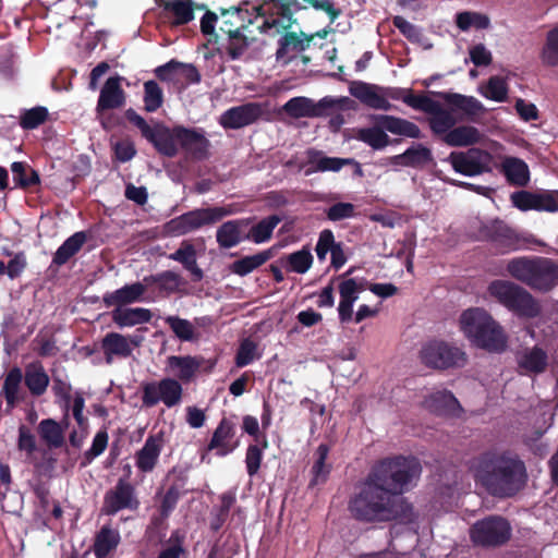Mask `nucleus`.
Instances as JSON below:
<instances>
[{
	"label": "nucleus",
	"mask_w": 558,
	"mask_h": 558,
	"mask_svg": "<svg viewBox=\"0 0 558 558\" xmlns=\"http://www.w3.org/2000/svg\"><path fill=\"white\" fill-rule=\"evenodd\" d=\"M371 290L380 298H389L398 292V288L392 283H371L365 279L343 278L338 286L340 302L338 305V314L341 323H348L353 317V304L359 299V294Z\"/></svg>",
	"instance_id": "7"
},
{
	"label": "nucleus",
	"mask_w": 558,
	"mask_h": 558,
	"mask_svg": "<svg viewBox=\"0 0 558 558\" xmlns=\"http://www.w3.org/2000/svg\"><path fill=\"white\" fill-rule=\"evenodd\" d=\"M508 87L506 81L500 76H493L489 78L484 96L495 101H504L507 97Z\"/></svg>",
	"instance_id": "58"
},
{
	"label": "nucleus",
	"mask_w": 558,
	"mask_h": 558,
	"mask_svg": "<svg viewBox=\"0 0 558 558\" xmlns=\"http://www.w3.org/2000/svg\"><path fill=\"white\" fill-rule=\"evenodd\" d=\"M403 102L413 109L428 113L430 116L428 119L429 126L437 135L446 136L457 123V119L451 111L445 109L440 102L428 96H417L408 93L407 96L403 97Z\"/></svg>",
	"instance_id": "9"
},
{
	"label": "nucleus",
	"mask_w": 558,
	"mask_h": 558,
	"mask_svg": "<svg viewBox=\"0 0 558 558\" xmlns=\"http://www.w3.org/2000/svg\"><path fill=\"white\" fill-rule=\"evenodd\" d=\"M108 445V434L106 430H99L94 439L92 447L85 452V457L88 461H92L96 457L100 456Z\"/></svg>",
	"instance_id": "63"
},
{
	"label": "nucleus",
	"mask_w": 558,
	"mask_h": 558,
	"mask_svg": "<svg viewBox=\"0 0 558 558\" xmlns=\"http://www.w3.org/2000/svg\"><path fill=\"white\" fill-rule=\"evenodd\" d=\"M250 223V219L229 220L222 223L216 232V239L220 247L231 248L243 240H247V233L243 230Z\"/></svg>",
	"instance_id": "27"
},
{
	"label": "nucleus",
	"mask_w": 558,
	"mask_h": 558,
	"mask_svg": "<svg viewBox=\"0 0 558 558\" xmlns=\"http://www.w3.org/2000/svg\"><path fill=\"white\" fill-rule=\"evenodd\" d=\"M144 107L148 112H155L163 102V92L155 81L144 83Z\"/></svg>",
	"instance_id": "52"
},
{
	"label": "nucleus",
	"mask_w": 558,
	"mask_h": 558,
	"mask_svg": "<svg viewBox=\"0 0 558 558\" xmlns=\"http://www.w3.org/2000/svg\"><path fill=\"white\" fill-rule=\"evenodd\" d=\"M253 10L262 19L258 31L272 37L289 31L294 22L292 13L280 12L266 4L253 7Z\"/></svg>",
	"instance_id": "16"
},
{
	"label": "nucleus",
	"mask_w": 558,
	"mask_h": 558,
	"mask_svg": "<svg viewBox=\"0 0 558 558\" xmlns=\"http://www.w3.org/2000/svg\"><path fill=\"white\" fill-rule=\"evenodd\" d=\"M421 360L425 365L434 368L463 366L466 361L463 351L438 341L429 342L422 348Z\"/></svg>",
	"instance_id": "12"
},
{
	"label": "nucleus",
	"mask_w": 558,
	"mask_h": 558,
	"mask_svg": "<svg viewBox=\"0 0 558 558\" xmlns=\"http://www.w3.org/2000/svg\"><path fill=\"white\" fill-rule=\"evenodd\" d=\"M519 367L526 374H538L545 371L547 365L546 352L538 348L533 347L524 349L518 355Z\"/></svg>",
	"instance_id": "36"
},
{
	"label": "nucleus",
	"mask_w": 558,
	"mask_h": 558,
	"mask_svg": "<svg viewBox=\"0 0 558 558\" xmlns=\"http://www.w3.org/2000/svg\"><path fill=\"white\" fill-rule=\"evenodd\" d=\"M511 529L501 517H487L473 524L470 536L474 544L484 547L499 546L510 538Z\"/></svg>",
	"instance_id": "10"
},
{
	"label": "nucleus",
	"mask_w": 558,
	"mask_h": 558,
	"mask_svg": "<svg viewBox=\"0 0 558 558\" xmlns=\"http://www.w3.org/2000/svg\"><path fill=\"white\" fill-rule=\"evenodd\" d=\"M25 385L33 396L44 395L49 385V376L39 362L29 363L25 367Z\"/></svg>",
	"instance_id": "37"
},
{
	"label": "nucleus",
	"mask_w": 558,
	"mask_h": 558,
	"mask_svg": "<svg viewBox=\"0 0 558 558\" xmlns=\"http://www.w3.org/2000/svg\"><path fill=\"white\" fill-rule=\"evenodd\" d=\"M350 94L364 105L376 110H390L392 105L386 99L385 88L364 82H353Z\"/></svg>",
	"instance_id": "22"
},
{
	"label": "nucleus",
	"mask_w": 558,
	"mask_h": 558,
	"mask_svg": "<svg viewBox=\"0 0 558 558\" xmlns=\"http://www.w3.org/2000/svg\"><path fill=\"white\" fill-rule=\"evenodd\" d=\"M354 101L347 97L326 96L318 101L307 97H293L283 105L284 112L294 119L319 118L353 108Z\"/></svg>",
	"instance_id": "6"
},
{
	"label": "nucleus",
	"mask_w": 558,
	"mask_h": 558,
	"mask_svg": "<svg viewBox=\"0 0 558 558\" xmlns=\"http://www.w3.org/2000/svg\"><path fill=\"white\" fill-rule=\"evenodd\" d=\"M11 171L17 186L25 189L39 183V174L24 162H13Z\"/></svg>",
	"instance_id": "50"
},
{
	"label": "nucleus",
	"mask_w": 558,
	"mask_h": 558,
	"mask_svg": "<svg viewBox=\"0 0 558 558\" xmlns=\"http://www.w3.org/2000/svg\"><path fill=\"white\" fill-rule=\"evenodd\" d=\"M281 218L277 215L268 216L262 219L257 225L253 226L247 233V240L256 244L268 241L274 232V229L280 223Z\"/></svg>",
	"instance_id": "49"
},
{
	"label": "nucleus",
	"mask_w": 558,
	"mask_h": 558,
	"mask_svg": "<svg viewBox=\"0 0 558 558\" xmlns=\"http://www.w3.org/2000/svg\"><path fill=\"white\" fill-rule=\"evenodd\" d=\"M160 5L173 15L172 26L184 25L194 20L192 0H160Z\"/></svg>",
	"instance_id": "42"
},
{
	"label": "nucleus",
	"mask_w": 558,
	"mask_h": 558,
	"mask_svg": "<svg viewBox=\"0 0 558 558\" xmlns=\"http://www.w3.org/2000/svg\"><path fill=\"white\" fill-rule=\"evenodd\" d=\"M234 434V424L222 418L213 434L207 450H216V454L219 457L231 453L238 447V442L233 441Z\"/></svg>",
	"instance_id": "26"
},
{
	"label": "nucleus",
	"mask_w": 558,
	"mask_h": 558,
	"mask_svg": "<svg viewBox=\"0 0 558 558\" xmlns=\"http://www.w3.org/2000/svg\"><path fill=\"white\" fill-rule=\"evenodd\" d=\"M48 118V110L45 107H35L25 110L20 118V124L25 130H33L43 124Z\"/></svg>",
	"instance_id": "55"
},
{
	"label": "nucleus",
	"mask_w": 558,
	"mask_h": 558,
	"mask_svg": "<svg viewBox=\"0 0 558 558\" xmlns=\"http://www.w3.org/2000/svg\"><path fill=\"white\" fill-rule=\"evenodd\" d=\"M376 125L372 128L360 129L355 137L371 146L373 149H383L389 144V137L385 133L388 131L396 135H401L410 138H420V128L405 119L397 118L387 114H377L373 117Z\"/></svg>",
	"instance_id": "4"
},
{
	"label": "nucleus",
	"mask_w": 558,
	"mask_h": 558,
	"mask_svg": "<svg viewBox=\"0 0 558 558\" xmlns=\"http://www.w3.org/2000/svg\"><path fill=\"white\" fill-rule=\"evenodd\" d=\"M165 447L161 433L149 435L144 446L135 453V465L143 473H150L156 468L159 456Z\"/></svg>",
	"instance_id": "20"
},
{
	"label": "nucleus",
	"mask_w": 558,
	"mask_h": 558,
	"mask_svg": "<svg viewBox=\"0 0 558 558\" xmlns=\"http://www.w3.org/2000/svg\"><path fill=\"white\" fill-rule=\"evenodd\" d=\"M303 34L299 35L294 32H286L278 41V49L276 51V58H283L289 50L302 51L305 49Z\"/></svg>",
	"instance_id": "53"
},
{
	"label": "nucleus",
	"mask_w": 558,
	"mask_h": 558,
	"mask_svg": "<svg viewBox=\"0 0 558 558\" xmlns=\"http://www.w3.org/2000/svg\"><path fill=\"white\" fill-rule=\"evenodd\" d=\"M138 506L140 500L134 486L126 480L120 478L114 487L105 494L101 512L112 515L123 509L136 510Z\"/></svg>",
	"instance_id": "14"
},
{
	"label": "nucleus",
	"mask_w": 558,
	"mask_h": 558,
	"mask_svg": "<svg viewBox=\"0 0 558 558\" xmlns=\"http://www.w3.org/2000/svg\"><path fill=\"white\" fill-rule=\"evenodd\" d=\"M167 363L171 373L182 381H190L201 367V362L191 355H171Z\"/></svg>",
	"instance_id": "39"
},
{
	"label": "nucleus",
	"mask_w": 558,
	"mask_h": 558,
	"mask_svg": "<svg viewBox=\"0 0 558 558\" xmlns=\"http://www.w3.org/2000/svg\"><path fill=\"white\" fill-rule=\"evenodd\" d=\"M459 324L461 331L475 347H477V336L482 329L486 328L494 332V318L480 307H472L462 312Z\"/></svg>",
	"instance_id": "17"
},
{
	"label": "nucleus",
	"mask_w": 558,
	"mask_h": 558,
	"mask_svg": "<svg viewBox=\"0 0 558 558\" xmlns=\"http://www.w3.org/2000/svg\"><path fill=\"white\" fill-rule=\"evenodd\" d=\"M494 332L488 329H482L477 336V348L488 352H502L507 348V335L504 328L494 319Z\"/></svg>",
	"instance_id": "38"
},
{
	"label": "nucleus",
	"mask_w": 558,
	"mask_h": 558,
	"mask_svg": "<svg viewBox=\"0 0 558 558\" xmlns=\"http://www.w3.org/2000/svg\"><path fill=\"white\" fill-rule=\"evenodd\" d=\"M476 481L494 496L510 497L517 494L526 482L524 462L509 451L485 452L472 464Z\"/></svg>",
	"instance_id": "2"
},
{
	"label": "nucleus",
	"mask_w": 558,
	"mask_h": 558,
	"mask_svg": "<svg viewBox=\"0 0 558 558\" xmlns=\"http://www.w3.org/2000/svg\"><path fill=\"white\" fill-rule=\"evenodd\" d=\"M432 160L430 149L422 144H413L403 154L390 158L392 165L412 168H423Z\"/></svg>",
	"instance_id": "31"
},
{
	"label": "nucleus",
	"mask_w": 558,
	"mask_h": 558,
	"mask_svg": "<svg viewBox=\"0 0 558 558\" xmlns=\"http://www.w3.org/2000/svg\"><path fill=\"white\" fill-rule=\"evenodd\" d=\"M256 359V344L250 339L241 342L236 353L235 363L239 367H243L252 363Z\"/></svg>",
	"instance_id": "60"
},
{
	"label": "nucleus",
	"mask_w": 558,
	"mask_h": 558,
	"mask_svg": "<svg viewBox=\"0 0 558 558\" xmlns=\"http://www.w3.org/2000/svg\"><path fill=\"white\" fill-rule=\"evenodd\" d=\"M415 458H387L375 464L349 502L352 515L365 522L410 520L412 507L401 495L420 477Z\"/></svg>",
	"instance_id": "1"
},
{
	"label": "nucleus",
	"mask_w": 558,
	"mask_h": 558,
	"mask_svg": "<svg viewBox=\"0 0 558 558\" xmlns=\"http://www.w3.org/2000/svg\"><path fill=\"white\" fill-rule=\"evenodd\" d=\"M107 364H111L116 359H126L131 356V343L129 338L119 332H108L100 343Z\"/></svg>",
	"instance_id": "28"
},
{
	"label": "nucleus",
	"mask_w": 558,
	"mask_h": 558,
	"mask_svg": "<svg viewBox=\"0 0 558 558\" xmlns=\"http://www.w3.org/2000/svg\"><path fill=\"white\" fill-rule=\"evenodd\" d=\"M501 171L513 185L524 186L530 180L527 165L522 159L515 157H506L501 163Z\"/></svg>",
	"instance_id": "40"
},
{
	"label": "nucleus",
	"mask_w": 558,
	"mask_h": 558,
	"mask_svg": "<svg viewBox=\"0 0 558 558\" xmlns=\"http://www.w3.org/2000/svg\"><path fill=\"white\" fill-rule=\"evenodd\" d=\"M507 272L533 290L548 292L558 284V265L550 258L515 257L507 263Z\"/></svg>",
	"instance_id": "3"
},
{
	"label": "nucleus",
	"mask_w": 558,
	"mask_h": 558,
	"mask_svg": "<svg viewBox=\"0 0 558 558\" xmlns=\"http://www.w3.org/2000/svg\"><path fill=\"white\" fill-rule=\"evenodd\" d=\"M169 259L180 263L187 271H190L194 280L203 278V270L197 265V254L195 246L187 240H184L179 248L171 253Z\"/></svg>",
	"instance_id": "33"
},
{
	"label": "nucleus",
	"mask_w": 558,
	"mask_h": 558,
	"mask_svg": "<svg viewBox=\"0 0 558 558\" xmlns=\"http://www.w3.org/2000/svg\"><path fill=\"white\" fill-rule=\"evenodd\" d=\"M181 490L182 487L178 484H173L167 489L160 504V514L162 519H167L170 515V513L174 510L180 499Z\"/></svg>",
	"instance_id": "59"
},
{
	"label": "nucleus",
	"mask_w": 558,
	"mask_h": 558,
	"mask_svg": "<svg viewBox=\"0 0 558 558\" xmlns=\"http://www.w3.org/2000/svg\"><path fill=\"white\" fill-rule=\"evenodd\" d=\"M120 542V532L106 524L95 535L93 553L96 558H106L119 546Z\"/></svg>",
	"instance_id": "32"
},
{
	"label": "nucleus",
	"mask_w": 558,
	"mask_h": 558,
	"mask_svg": "<svg viewBox=\"0 0 558 558\" xmlns=\"http://www.w3.org/2000/svg\"><path fill=\"white\" fill-rule=\"evenodd\" d=\"M38 433L43 441L50 448H59L63 444V428L52 418L43 420L38 425Z\"/></svg>",
	"instance_id": "48"
},
{
	"label": "nucleus",
	"mask_w": 558,
	"mask_h": 558,
	"mask_svg": "<svg viewBox=\"0 0 558 558\" xmlns=\"http://www.w3.org/2000/svg\"><path fill=\"white\" fill-rule=\"evenodd\" d=\"M271 258L270 251H263L254 255L245 256L241 259L233 262L230 265L231 272L239 275L241 277L246 276L264 265L267 260Z\"/></svg>",
	"instance_id": "47"
},
{
	"label": "nucleus",
	"mask_w": 558,
	"mask_h": 558,
	"mask_svg": "<svg viewBox=\"0 0 558 558\" xmlns=\"http://www.w3.org/2000/svg\"><path fill=\"white\" fill-rule=\"evenodd\" d=\"M326 216L333 222L350 219L356 216V207L352 203L339 202L326 209Z\"/></svg>",
	"instance_id": "56"
},
{
	"label": "nucleus",
	"mask_w": 558,
	"mask_h": 558,
	"mask_svg": "<svg viewBox=\"0 0 558 558\" xmlns=\"http://www.w3.org/2000/svg\"><path fill=\"white\" fill-rule=\"evenodd\" d=\"M153 317L148 308L118 306L111 311V319L119 328L149 323Z\"/></svg>",
	"instance_id": "30"
},
{
	"label": "nucleus",
	"mask_w": 558,
	"mask_h": 558,
	"mask_svg": "<svg viewBox=\"0 0 558 558\" xmlns=\"http://www.w3.org/2000/svg\"><path fill=\"white\" fill-rule=\"evenodd\" d=\"M306 162L304 174L311 175L315 172H338L344 166L355 165L360 170V165L352 158L328 157L322 150L310 148L306 150Z\"/></svg>",
	"instance_id": "19"
},
{
	"label": "nucleus",
	"mask_w": 558,
	"mask_h": 558,
	"mask_svg": "<svg viewBox=\"0 0 558 558\" xmlns=\"http://www.w3.org/2000/svg\"><path fill=\"white\" fill-rule=\"evenodd\" d=\"M23 373L19 367L10 369L4 378L1 396L4 397L9 410L13 409L24 398V391L21 385Z\"/></svg>",
	"instance_id": "34"
},
{
	"label": "nucleus",
	"mask_w": 558,
	"mask_h": 558,
	"mask_svg": "<svg viewBox=\"0 0 558 558\" xmlns=\"http://www.w3.org/2000/svg\"><path fill=\"white\" fill-rule=\"evenodd\" d=\"M470 59L476 66H487L492 63L493 57L483 44H477L470 49Z\"/></svg>",
	"instance_id": "64"
},
{
	"label": "nucleus",
	"mask_w": 558,
	"mask_h": 558,
	"mask_svg": "<svg viewBox=\"0 0 558 558\" xmlns=\"http://www.w3.org/2000/svg\"><path fill=\"white\" fill-rule=\"evenodd\" d=\"M263 114V108L257 102H247L225 111L219 123L225 129L236 130L256 122Z\"/></svg>",
	"instance_id": "18"
},
{
	"label": "nucleus",
	"mask_w": 558,
	"mask_h": 558,
	"mask_svg": "<svg viewBox=\"0 0 558 558\" xmlns=\"http://www.w3.org/2000/svg\"><path fill=\"white\" fill-rule=\"evenodd\" d=\"M144 282H146L147 288L157 284L160 292L171 294L180 289L183 284V279L179 274L172 270H165L157 275L144 277Z\"/></svg>",
	"instance_id": "44"
},
{
	"label": "nucleus",
	"mask_w": 558,
	"mask_h": 558,
	"mask_svg": "<svg viewBox=\"0 0 558 558\" xmlns=\"http://www.w3.org/2000/svg\"><path fill=\"white\" fill-rule=\"evenodd\" d=\"M313 255L306 246L281 258L282 265L288 271L303 275L313 265Z\"/></svg>",
	"instance_id": "46"
},
{
	"label": "nucleus",
	"mask_w": 558,
	"mask_h": 558,
	"mask_svg": "<svg viewBox=\"0 0 558 558\" xmlns=\"http://www.w3.org/2000/svg\"><path fill=\"white\" fill-rule=\"evenodd\" d=\"M146 290V282H144V280L137 281L131 284H125L112 292L106 293L102 298V301L107 307L125 306L128 304L143 301Z\"/></svg>",
	"instance_id": "24"
},
{
	"label": "nucleus",
	"mask_w": 558,
	"mask_h": 558,
	"mask_svg": "<svg viewBox=\"0 0 558 558\" xmlns=\"http://www.w3.org/2000/svg\"><path fill=\"white\" fill-rule=\"evenodd\" d=\"M178 84L198 83L201 75L197 69L190 63L178 61Z\"/></svg>",
	"instance_id": "62"
},
{
	"label": "nucleus",
	"mask_w": 558,
	"mask_h": 558,
	"mask_svg": "<svg viewBox=\"0 0 558 558\" xmlns=\"http://www.w3.org/2000/svg\"><path fill=\"white\" fill-rule=\"evenodd\" d=\"M482 137L483 135L475 126L461 125L452 128V130L444 136V142L452 147H463L480 143Z\"/></svg>",
	"instance_id": "41"
},
{
	"label": "nucleus",
	"mask_w": 558,
	"mask_h": 558,
	"mask_svg": "<svg viewBox=\"0 0 558 558\" xmlns=\"http://www.w3.org/2000/svg\"><path fill=\"white\" fill-rule=\"evenodd\" d=\"M165 323L181 341H192L195 339L196 330L190 320L178 316H167L165 317Z\"/></svg>",
	"instance_id": "51"
},
{
	"label": "nucleus",
	"mask_w": 558,
	"mask_h": 558,
	"mask_svg": "<svg viewBox=\"0 0 558 558\" xmlns=\"http://www.w3.org/2000/svg\"><path fill=\"white\" fill-rule=\"evenodd\" d=\"M182 386L173 378L147 383L143 387L142 401L145 407H154L162 402L166 407L178 405L182 400Z\"/></svg>",
	"instance_id": "11"
},
{
	"label": "nucleus",
	"mask_w": 558,
	"mask_h": 558,
	"mask_svg": "<svg viewBox=\"0 0 558 558\" xmlns=\"http://www.w3.org/2000/svg\"><path fill=\"white\" fill-rule=\"evenodd\" d=\"M513 205L520 210L557 211L558 191L533 193L527 191L514 192L511 195Z\"/></svg>",
	"instance_id": "15"
},
{
	"label": "nucleus",
	"mask_w": 558,
	"mask_h": 558,
	"mask_svg": "<svg viewBox=\"0 0 558 558\" xmlns=\"http://www.w3.org/2000/svg\"><path fill=\"white\" fill-rule=\"evenodd\" d=\"M177 136L180 147L193 158L205 159L208 156L210 143L204 130L182 126Z\"/></svg>",
	"instance_id": "23"
},
{
	"label": "nucleus",
	"mask_w": 558,
	"mask_h": 558,
	"mask_svg": "<svg viewBox=\"0 0 558 558\" xmlns=\"http://www.w3.org/2000/svg\"><path fill=\"white\" fill-rule=\"evenodd\" d=\"M182 126L175 128H167L161 124H157L154 126L150 135L147 140L153 143L156 149L167 156L173 157L178 154L180 144H179V135Z\"/></svg>",
	"instance_id": "25"
},
{
	"label": "nucleus",
	"mask_w": 558,
	"mask_h": 558,
	"mask_svg": "<svg viewBox=\"0 0 558 558\" xmlns=\"http://www.w3.org/2000/svg\"><path fill=\"white\" fill-rule=\"evenodd\" d=\"M328 453L329 447L325 444H320L316 449V460L312 468V472L314 475L312 484H318L319 482H324L327 478V475L329 474L330 471V465L326 464Z\"/></svg>",
	"instance_id": "54"
},
{
	"label": "nucleus",
	"mask_w": 558,
	"mask_h": 558,
	"mask_svg": "<svg viewBox=\"0 0 558 558\" xmlns=\"http://www.w3.org/2000/svg\"><path fill=\"white\" fill-rule=\"evenodd\" d=\"M448 161L454 171L474 177L492 170L493 156L478 148H470L466 151H452Z\"/></svg>",
	"instance_id": "13"
},
{
	"label": "nucleus",
	"mask_w": 558,
	"mask_h": 558,
	"mask_svg": "<svg viewBox=\"0 0 558 558\" xmlns=\"http://www.w3.org/2000/svg\"><path fill=\"white\" fill-rule=\"evenodd\" d=\"M121 76L109 77L100 89L96 106L98 116L107 110L119 109L125 104V93L121 86Z\"/></svg>",
	"instance_id": "21"
},
{
	"label": "nucleus",
	"mask_w": 558,
	"mask_h": 558,
	"mask_svg": "<svg viewBox=\"0 0 558 558\" xmlns=\"http://www.w3.org/2000/svg\"><path fill=\"white\" fill-rule=\"evenodd\" d=\"M263 459V449L257 445H250L246 450L245 456V464L247 474L252 477L254 476L260 466V462Z\"/></svg>",
	"instance_id": "61"
},
{
	"label": "nucleus",
	"mask_w": 558,
	"mask_h": 558,
	"mask_svg": "<svg viewBox=\"0 0 558 558\" xmlns=\"http://www.w3.org/2000/svg\"><path fill=\"white\" fill-rule=\"evenodd\" d=\"M542 59L548 65H558V27L547 34L546 45L543 48Z\"/></svg>",
	"instance_id": "57"
},
{
	"label": "nucleus",
	"mask_w": 558,
	"mask_h": 558,
	"mask_svg": "<svg viewBox=\"0 0 558 558\" xmlns=\"http://www.w3.org/2000/svg\"><path fill=\"white\" fill-rule=\"evenodd\" d=\"M231 214L233 210L228 207L198 208L171 219L165 228L168 234L180 236L220 221Z\"/></svg>",
	"instance_id": "8"
},
{
	"label": "nucleus",
	"mask_w": 558,
	"mask_h": 558,
	"mask_svg": "<svg viewBox=\"0 0 558 558\" xmlns=\"http://www.w3.org/2000/svg\"><path fill=\"white\" fill-rule=\"evenodd\" d=\"M487 291L492 298L519 316L533 318L541 312L532 294L512 281L494 280L489 283Z\"/></svg>",
	"instance_id": "5"
},
{
	"label": "nucleus",
	"mask_w": 558,
	"mask_h": 558,
	"mask_svg": "<svg viewBox=\"0 0 558 558\" xmlns=\"http://www.w3.org/2000/svg\"><path fill=\"white\" fill-rule=\"evenodd\" d=\"M453 109L462 111L466 117H474L484 110L483 105L475 97L461 94L438 93Z\"/></svg>",
	"instance_id": "43"
},
{
	"label": "nucleus",
	"mask_w": 558,
	"mask_h": 558,
	"mask_svg": "<svg viewBox=\"0 0 558 558\" xmlns=\"http://www.w3.org/2000/svg\"><path fill=\"white\" fill-rule=\"evenodd\" d=\"M247 26L240 24L235 28L222 27V33L228 36L225 52L230 60H238L244 56L254 38H248L244 32Z\"/></svg>",
	"instance_id": "29"
},
{
	"label": "nucleus",
	"mask_w": 558,
	"mask_h": 558,
	"mask_svg": "<svg viewBox=\"0 0 558 558\" xmlns=\"http://www.w3.org/2000/svg\"><path fill=\"white\" fill-rule=\"evenodd\" d=\"M426 407L439 415H457L460 411V404L456 397L449 391H436L425 401Z\"/></svg>",
	"instance_id": "35"
},
{
	"label": "nucleus",
	"mask_w": 558,
	"mask_h": 558,
	"mask_svg": "<svg viewBox=\"0 0 558 558\" xmlns=\"http://www.w3.org/2000/svg\"><path fill=\"white\" fill-rule=\"evenodd\" d=\"M86 234L83 231L75 232L68 238L53 255L52 263L61 266L74 256L86 242Z\"/></svg>",
	"instance_id": "45"
}]
</instances>
